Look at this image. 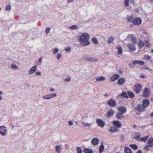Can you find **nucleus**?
I'll return each mask as SVG.
<instances>
[{
  "mask_svg": "<svg viewBox=\"0 0 153 153\" xmlns=\"http://www.w3.org/2000/svg\"><path fill=\"white\" fill-rule=\"evenodd\" d=\"M125 79L123 77H121L117 81V83L118 85H123L125 82Z\"/></svg>",
  "mask_w": 153,
  "mask_h": 153,
  "instance_id": "nucleus-20",
  "label": "nucleus"
},
{
  "mask_svg": "<svg viewBox=\"0 0 153 153\" xmlns=\"http://www.w3.org/2000/svg\"><path fill=\"white\" fill-rule=\"evenodd\" d=\"M11 67L13 69H18L19 68V67L15 64L12 63L11 65Z\"/></svg>",
  "mask_w": 153,
  "mask_h": 153,
  "instance_id": "nucleus-33",
  "label": "nucleus"
},
{
  "mask_svg": "<svg viewBox=\"0 0 153 153\" xmlns=\"http://www.w3.org/2000/svg\"><path fill=\"white\" fill-rule=\"evenodd\" d=\"M119 111L120 113H122L123 114L126 112V109L125 108L123 107H120L118 108Z\"/></svg>",
  "mask_w": 153,
  "mask_h": 153,
  "instance_id": "nucleus-25",
  "label": "nucleus"
},
{
  "mask_svg": "<svg viewBox=\"0 0 153 153\" xmlns=\"http://www.w3.org/2000/svg\"><path fill=\"white\" fill-rule=\"evenodd\" d=\"M146 44V47H147L148 48H149L150 47V45L149 44V41L147 40H146L145 41V43H144V44Z\"/></svg>",
  "mask_w": 153,
  "mask_h": 153,
  "instance_id": "nucleus-43",
  "label": "nucleus"
},
{
  "mask_svg": "<svg viewBox=\"0 0 153 153\" xmlns=\"http://www.w3.org/2000/svg\"><path fill=\"white\" fill-rule=\"evenodd\" d=\"M119 77V76L117 74H114L112 75L110 78V80L114 82Z\"/></svg>",
  "mask_w": 153,
  "mask_h": 153,
  "instance_id": "nucleus-17",
  "label": "nucleus"
},
{
  "mask_svg": "<svg viewBox=\"0 0 153 153\" xmlns=\"http://www.w3.org/2000/svg\"><path fill=\"white\" fill-rule=\"evenodd\" d=\"M99 142V139L97 137L93 138L91 140V143L93 145H97Z\"/></svg>",
  "mask_w": 153,
  "mask_h": 153,
  "instance_id": "nucleus-13",
  "label": "nucleus"
},
{
  "mask_svg": "<svg viewBox=\"0 0 153 153\" xmlns=\"http://www.w3.org/2000/svg\"><path fill=\"white\" fill-rule=\"evenodd\" d=\"M68 28L69 29L72 30H76L79 29V27L76 25H74L69 27Z\"/></svg>",
  "mask_w": 153,
  "mask_h": 153,
  "instance_id": "nucleus-28",
  "label": "nucleus"
},
{
  "mask_svg": "<svg viewBox=\"0 0 153 153\" xmlns=\"http://www.w3.org/2000/svg\"><path fill=\"white\" fill-rule=\"evenodd\" d=\"M114 113V111L112 109H110L108 111L107 115L108 117H110L113 115Z\"/></svg>",
  "mask_w": 153,
  "mask_h": 153,
  "instance_id": "nucleus-24",
  "label": "nucleus"
},
{
  "mask_svg": "<svg viewBox=\"0 0 153 153\" xmlns=\"http://www.w3.org/2000/svg\"><path fill=\"white\" fill-rule=\"evenodd\" d=\"M117 48L118 50L117 51L118 53L119 54H121L123 52L121 47L120 46H117Z\"/></svg>",
  "mask_w": 153,
  "mask_h": 153,
  "instance_id": "nucleus-30",
  "label": "nucleus"
},
{
  "mask_svg": "<svg viewBox=\"0 0 153 153\" xmlns=\"http://www.w3.org/2000/svg\"><path fill=\"white\" fill-rule=\"evenodd\" d=\"M113 124L117 127L120 128L122 126L121 123L119 121H113Z\"/></svg>",
  "mask_w": 153,
  "mask_h": 153,
  "instance_id": "nucleus-22",
  "label": "nucleus"
},
{
  "mask_svg": "<svg viewBox=\"0 0 153 153\" xmlns=\"http://www.w3.org/2000/svg\"><path fill=\"white\" fill-rule=\"evenodd\" d=\"M143 68L144 69H148V70H150L149 69V68L147 66H146L144 67Z\"/></svg>",
  "mask_w": 153,
  "mask_h": 153,
  "instance_id": "nucleus-58",
  "label": "nucleus"
},
{
  "mask_svg": "<svg viewBox=\"0 0 153 153\" xmlns=\"http://www.w3.org/2000/svg\"><path fill=\"white\" fill-rule=\"evenodd\" d=\"M130 0H124V4L125 6L126 7H128L129 6V2Z\"/></svg>",
  "mask_w": 153,
  "mask_h": 153,
  "instance_id": "nucleus-40",
  "label": "nucleus"
},
{
  "mask_svg": "<svg viewBox=\"0 0 153 153\" xmlns=\"http://www.w3.org/2000/svg\"><path fill=\"white\" fill-rule=\"evenodd\" d=\"M61 55L60 53H58L56 55V57L57 59H60L61 57Z\"/></svg>",
  "mask_w": 153,
  "mask_h": 153,
  "instance_id": "nucleus-48",
  "label": "nucleus"
},
{
  "mask_svg": "<svg viewBox=\"0 0 153 153\" xmlns=\"http://www.w3.org/2000/svg\"><path fill=\"white\" fill-rule=\"evenodd\" d=\"M125 153H133L131 150L128 147H126L124 149Z\"/></svg>",
  "mask_w": 153,
  "mask_h": 153,
  "instance_id": "nucleus-26",
  "label": "nucleus"
},
{
  "mask_svg": "<svg viewBox=\"0 0 153 153\" xmlns=\"http://www.w3.org/2000/svg\"><path fill=\"white\" fill-rule=\"evenodd\" d=\"M42 59V58H41L39 59V62L40 63H41Z\"/></svg>",
  "mask_w": 153,
  "mask_h": 153,
  "instance_id": "nucleus-61",
  "label": "nucleus"
},
{
  "mask_svg": "<svg viewBox=\"0 0 153 153\" xmlns=\"http://www.w3.org/2000/svg\"><path fill=\"white\" fill-rule=\"evenodd\" d=\"M96 80L97 82H102L105 80V78L104 76H101L97 77L96 78Z\"/></svg>",
  "mask_w": 153,
  "mask_h": 153,
  "instance_id": "nucleus-15",
  "label": "nucleus"
},
{
  "mask_svg": "<svg viewBox=\"0 0 153 153\" xmlns=\"http://www.w3.org/2000/svg\"><path fill=\"white\" fill-rule=\"evenodd\" d=\"M70 80H71V78L70 77H67V78H66V79H65V81H66L67 82L69 81Z\"/></svg>",
  "mask_w": 153,
  "mask_h": 153,
  "instance_id": "nucleus-55",
  "label": "nucleus"
},
{
  "mask_svg": "<svg viewBox=\"0 0 153 153\" xmlns=\"http://www.w3.org/2000/svg\"><path fill=\"white\" fill-rule=\"evenodd\" d=\"M96 122L98 126L101 128H103L104 127L105 125V122L101 119H97Z\"/></svg>",
  "mask_w": 153,
  "mask_h": 153,
  "instance_id": "nucleus-8",
  "label": "nucleus"
},
{
  "mask_svg": "<svg viewBox=\"0 0 153 153\" xmlns=\"http://www.w3.org/2000/svg\"><path fill=\"white\" fill-rule=\"evenodd\" d=\"M87 60L89 61L92 62H96L98 61V60L94 57H90L87 59Z\"/></svg>",
  "mask_w": 153,
  "mask_h": 153,
  "instance_id": "nucleus-29",
  "label": "nucleus"
},
{
  "mask_svg": "<svg viewBox=\"0 0 153 153\" xmlns=\"http://www.w3.org/2000/svg\"><path fill=\"white\" fill-rule=\"evenodd\" d=\"M61 145H56L55 147V149L56 152L57 153H60L61 151Z\"/></svg>",
  "mask_w": 153,
  "mask_h": 153,
  "instance_id": "nucleus-19",
  "label": "nucleus"
},
{
  "mask_svg": "<svg viewBox=\"0 0 153 153\" xmlns=\"http://www.w3.org/2000/svg\"><path fill=\"white\" fill-rule=\"evenodd\" d=\"M134 150H136L138 148L137 146L135 144H131L129 145Z\"/></svg>",
  "mask_w": 153,
  "mask_h": 153,
  "instance_id": "nucleus-35",
  "label": "nucleus"
},
{
  "mask_svg": "<svg viewBox=\"0 0 153 153\" xmlns=\"http://www.w3.org/2000/svg\"><path fill=\"white\" fill-rule=\"evenodd\" d=\"M128 97H130L131 98H133L134 97V95L133 92L131 91L128 92Z\"/></svg>",
  "mask_w": 153,
  "mask_h": 153,
  "instance_id": "nucleus-27",
  "label": "nucleus"
},
{
  "mask_svg": "<svg viewBox=\"0 0 153 153\" xmlns=\"http://www.w3.org/2000/svg\"><path fill=\"white\" fill-rule=\"evenodd\" d=\"M141 19L139 18H137L132 21V24L136 25H140L142 22Z\"/></svg>",
  "mask_w": 153,
  "mask_h": 153,
  "instance_id": "nucleus-6",
  "label": "nucleus"
},
{
  "mask_svg": "<svg viewBox=\"0 0 153 153\" xmlns=\"http://www.w3.org/2000/svg\"><path fill=\"white\" fill-rule=\"evenodd\" d=\"M36 75H41V72L39 71H37L35 73Z\"/></svg>",
  "mask_w": 153,
  "mask_h": 153,
  "instance_id": "nucleus-53",
  "label": "nucleus"
},
{
  "mask_svg": "<svg viewBox=\"0 0 153 153\" xmlns=\"http://www.w3.org/2000/svg\"><path fill=\"white\" fill-rule=\"evenodd\" d=\"M0 134L3 136L6 135V128L4 126L0 127Z\"/></svg>",
  "mask_w": 153,
  "mask_h": 153,
  "instance_id": "nucleus-7",
  "label": "nucleus"
},
{
  "mask_svg": "<svg viewBox=\"0 0 153 153\" xmlns=\"http://www.w3.org/2000/svg\"><path fill=\"white\" fill-rule=\"evenodd\" d=\"M145 108V107L142 104H138L137 107L134 108V109L136 110H138L140 111H142L144 110Z\"/></svg>",
  "mask_w": 153,
  "mask_h": 153,
  "instance_id": "nucleus-9",
  "label": "nucleus"
},
{
  "mask_svg": "<svg viewBox=\"0 0 153 153\" xmlns=\"http://www.w3.org/2000/svg\"><path fill=\"white\" fill-rule=\"evenodd\" d=\"M123 114L122 113L118 112L116 115V118L119 119L121 120L124 117Z\"/></svg>",
  "mask_w": 153,
  "mask_h": 153,
  "instance_id": "nucleus-21",
  "label": "nucleus"
},
{
  "mask_svg": "<svg viewBox=\"0 0 153 153\" xmlns=\"http://www.w3.org/2000/svg\"><path fill=\"white\" fill-rule=\"evenodd\" d=\"M92 41L95 44H97L98 42V41L97 39L95 38H92Z\"/></svg>",
  "mask_w": 153,
  "mask_h": 153,
  "instance_id": "nucleus-38",
  "label": "nucleus"
},
{
  "mask_svg": "<svg viewBox=\"0 0 153 153\" xmlns=\"http://www.w3.org/2000/svg\"><path fill=\"white\" fill-rule=\"evenodd\" d=\"M82 125L84 127H90L92 125L91 123L82 122Z\"/></svg>",
  "mask_w": 153,
  "mask_h": 153,
  "instance_id": "nucleus-31",
  "label": "nucleus"
},
{
  "mask_svg": "<svg viewBox=\"0 0 153 153\" xmlns=\"http://www.w3.org/2000/svg\"><path fill=\"white\" fill-rule=\"evenodd\" d=\"M142 85L141 84L137 83L134 85V91L137 94L140 93L142 91Z\"/></svg>",
  "mask_w": 153,
  "mask_h": 153,
  "instance_id": "nucleus-3",
  "label": "nucleus"
},
{
  "mask_svg": "<svg viewBox=\"0 0 153 153\" xmlns=\"http://www.w3.org/2000/svg\"><path fill=\"white\" fill-rule=\"evenodd\" d=\"M50 28H46L45 30V32L46 34H48L50 31Z\"/></svg>",
  "mask_w": 153,
  "mask_h": 153,
  "instance_id": "nucleus-49",
  "label": "nucleus"
},
{
  "mask_svg": "<svg viewBox=\"0 0 153 153\" xmlns=\"http://www.w3.org/2000/svg\"><path fill=\"white\" fill-rule=\"evenodd\" d=\"M149 137V136L148 135L146 137L140 138V140L141 141H143V142H145L147 140V139Z\"/></svg>",
  "mask_w": 153,
  "mask_h": 153,
  "instance_id": "nucleus-36",
  "label": "nucleus"
},
{
  "mask_svg": "<svg viewBox=\"0 0 153 153\" xmlns=\"http://www.w3.org/2000/svg\"><path fill=\"white\" fill-rule=\"evenodd\" d=\"M146 59H150V56L148 55H145L144 56Z\"/></svg>",
  "mask_w": 153,
  "mask_h": 153,
  "instance_id": "nucleus-51",
  "label": "nucleus"
},
{
  "mask_svg": "<svg viewBox=\"0 0 153 153\" xmlns=\"http://www.w3.org/2000/svg\"><path fill=\"white\" fill-rule=\"evenodd\" d=\"M59 51V49L58 48H55L53 50V53L55 54L57 53Z\"/></svg>",
  "mask_w": 153,
  "mask_h": 153,
  "instance_id": "nucleus-47",
  "label": "nucleus"
},
{
  "mask_svg": "<svg viewBox=\"0 0 153 153\" xmlns=\"http://www.w3.org/2000/svg\"><path fill=\"white\" fill-rule=\"evenodd\" d=\"M135 44H133L131 43L128 44L127 46L128 48V49L131 52L134 51L136 49V47L134 45Z\"/></svg>",
  "mask_w": 153,
  "mask_h": 153,
  "instance_id": "nucleus-5",
  "label": "nucleus"
},
{
  "mask_svg": "<svg viewBox=\"0 0 153 153\" xmlns=\"http://www.w3.org/2000/svg\"><path fill=\"white\" fill-rule=\"evenodd\" d=\"M74 0H67V2L68 3H70L71 2H72V1H73Z\"/></svg>",
  "mask_w": 153,
  "mask_h": 153,
  "instance_id": "nucleus-59",
  "label": "nucleus"
},
{
  "mask_svg": "<svg viewBox=\"0 0 153 153\" xmlns=\"http://www.w3.org/2000/svg\"><path fill=\"white\" fill-rule=\"evenodd\" d=\"M71 48L69 46H67L65 48V50L67 52H69L71 51Z\"/></svg>",
  "mask_w": 153,
  "mask_h": 153,
  "instance_id": "nucleus-42",
  "label": "nucleus"
},
{
  "mask_svg": "<svg viewBox=\"0 0 153 153\" xmlns=\"http://www.w3.org/2000/svg\"><path fill=\"white\" fill-rule=\"evenodd\" d=\"M117 128L116 127L114 126H111L109 130V132L111 133H113L116 132L117 131Z\"/></svg>",
  "mask_w": 153,
  "mask_h": 153,
  "instance_id": "nucleus-23",
  "label": "nucleus"
},
{
  "mask_svg": "<svg viewBox=\"0 0 153 153\" xmlns=\"http://www.w3.org/2000/svg\"><path fill=\"white\" fill-rule=\"evenodd\" d=\"M57 96V94L56 93H52L46 94L43 96L42 97L46 100H50L53 98Z\"/></svg>",
  "mask_w": 153,
  "mask_h": 153,
  "instance_id": "nucleus-4",
  "label": "nucleus"
},
{
  "mask_svg": "<svg viewBox=\"0 0 153 153\" xmlns=\"http://www.w3.org/2000/svg\"><path fill=\"white\" fill-rule=\"evenodd\" d=\"M108 104L110 106L114 107L116 105V101L111 99L108 101Z\"/></svg>",
  "mask_w": 153,
  "mask_h": 153,
  "instance_id": "nucleus-12",
  "label": "nucleus"
},
{
  "mask_svg": "<svg viewBox=\"0 0 153 153\" xmlns=\"http://www.w3.org/2000/svg\"><path fill=\"white\" fill-rule=\"evenodd\" d=\"M11 8V6L9 4L7 5L5 8L6 10L7 11H9L10 10Z\"/></svg>",
  "mask_w": 153,
  "mask_h": 153,
  "instance_id": "nucleus-45",
  "label": "nucleus"
},
{
  "mask_svg": "<svg viewBox=\"0 0 153 153\" xmlns=\"http://www.w3.org/2000/svg\"><path fill=\"white\" fill-rule=\"evenodd\" d=\"M128 37L130 38L133 44H135L136 43L137 40L136 38L135 37L134 35H129L128 36Z\"/></svg>",
  "mask_w": 153,
  "mask_h": 153,
  "instance_id": "nucleus-14",
  "label": "nucleus"
},
{
  "mask_svg": "<svg viewBox=\"0 0 153 153\" xmlns=\"http://www.w3.org/2000/svg\"><path fill=\"white\" fill-rule=\"evenodd\" d=\"M126 19L128 22H131L133 21V17L132 16H129L127 17Z\"/></svg>",
  "mask_w": 153,
  "mask_h": 153,
  "instance_id": "nucleus-37",
  "label": "nucleus"
},
{
  "mask_svg": "<svg viewBox=\"0 0 153 153\" xmlns=\"http://www.w3.org/2000/svg\"><path fill=\"white\" fill-rule=\"evenodd\" d=\"M140 136L138 135L137 134H136V135L134 137V138L137 139L140 137Z\"/></svg>",
  "mask_w": 153,
  "mask_h": 153,
  "instance_id": "nucleus-54",
  "label": "nucleus"
},
{
  "mask_svg": "<svg viewBox=\"0 0 153 153\" xmlns=\"http://www.w3.org/2000/svg\"><path fill=\"white\" fill-rule=\"evenodd\" d=\"M49 90L50 92H52L53 91L55 90V89L54 88H52L50 89Z\"/></svg>",
  "mask_w": 153,
  "mask_h": 153,
  "instance_id": "nucleus-56",
  "label": "nucleus"
},
{
  "mask_svg": "<svg viewBox=\"0 0 153 153\" xmlns=\"http://www.w3.org/2000/svg\"><path fill=\"white\" fill-rule=\"evenodd\" d=\"M68 124L70 126H72L73 124V122L71 120H69L68 122Z\"/></svg>",
  "mask_w": 153,
  "mask_h": 153,
  "instance_id": "nucleus-50",
  "label": "nucleus"
},
{
  "mask_svg": "<svg viewBox=\"0 0 153 153\" xmlns=\"http://www.w3.org/2000/svg\"><path fill=\"white\" fill-rule=\"evenodd\" d=\"M84 152L85 153H92V151L91 150L87 148L84 149Z\"/></svg>",
  "mask_w": 153,
  "mask_h": 153,
  "instance_id": "nucleus-32",
  "label": "nucleus"
},
{
  "mask_svg": "<svg viewBox=\"0 0 153 153\" xmlns=\"http://www.w3.org/2000/svg\"><path fill=\"white\" fill-rule=\"evenodd\" d=\"M148 146L151 147H153V138H150L147 142Z\"/></svg>",
  "mask_w": 153,
  "mask_h": 153,
  "instance_id": "nucleus-18",
  "label": "nucleus"
},
{
  "mask_svg": "<svg viewBox=\"0 0 153 153\" xmlns=\"http://www.w3.org/2000/svg\"><path fill=\"white\" fill-rule=\"evenodd\" d=\"M76 150L77 151L78 153H82V151L81 150V148L79 147H77L76 148Z\"/></svg>",
  "mask_w": 153,
  "mask_h": 153,
  "instance_id": "nucleus-46",
  "label": "nucleus"
},
{
  "mask_svg": "<svg viewBox=\"0 0 153 153\" xmlns=\"http://www.w3.org/2000/svg\"><path fill=\"white\" fill-rule=\"evenodd\" d=\"M118 72L119 73H123V71L121 70H119L118 71Z\"/></svg>",
  "mask_w": 153,
  "mask_h": 153,
  "instance_id": "nucleus-60",
  "label": "nucleus"
},
{
  "mask_svg": "<svg viewBox=\"0 0 153 153\" xmlns=\"http://www.w3.org/2000/svg\"><path fill=\"white\" fill-rule=\"evenodd\" d=\"M137 153H142V152L140 150H139L138 151Z\"/></svg>",
  "mask_w": 153,
  "mask_h": 153,
  "instance_id": "nucleus-64",
  "label": "nucleus"
},
{
  "mask_svg": "<svg viewBox=\"0 0 153 153\" xmlns=\"http://www.w3.org/2000/svg\"><path fill=\"white\" fill-rule=\"evenodd\" d=\"M88 114H85L83 113L82 115V117L83 118L87 117H88Z\"/></svg>",
  "mask_w": 153,
  "mask_h": 153,
  "instance_id": "nucleus-52",
  "label": "nucleus"
},
{
  "mask_svg": "<svg viewBox=\"0 0 153 153\" xmlns=\"http://www.w3.org/2000/svg\"><path fill=\"white\" fill-rule=\"evenodd\" d=\"M138 45L140 47H143L144 45V43L142 41H139L138 42Z\"/></svg>",
  "mask_w": 153,
  "mask_h": 153,
  "instance_id": "nucleus-41",
  "label": "nucleus"
},
{
  "mask_svg": "<svg viewBox=\"0 0 153 153\" xmlns=\"http://www.w3.org/2000/svg\"><path fill=\"white\" fill-rule=\"evenodd\" d=\"M104 147L103 144H101L99 148V152L100 153H101L104 149Z\"/></svg>",
  "mask_w": 153,
  "mask_h": 153,
  "instance_id": "nucleus-34",
  "label": "nucleus"
},
{
  "mask_svg": "<svg viewBox=\"0 0 153 153\" xmlns=\"http://www.w3.org/2000/svg\"><path fill=\"white\" fill-rule=\"evenodd\" d=\"M151 92V91L149 88L146 87L143 91V97H148L150 95Z\"/></svg>",
  "mask_w": 153,
  "mask_h": 153,
  "instance_id": "nucleus-2",
  "label": "nucleus"
},
{
  "mask_svg": "<svg viewBox=\"0 0 153 153\" xmlns=\"http://www.w3.org/2000/svg\"><path fill=\"white\" fill-rule=\"evenodd\" d=\"M144 149L145 150H149V148L147 146H145L144 147Z\"/></svg>",
  "mask_w": 153,
  "mask_h": 153,
  "instance_id": "nucleus-57",
  "label": "nucleus"
},
{
  "mask_svg": "<svg viewBox=\"0 0 153 153\" xmlns=\"http://www.w3.org/2000/svg\"><path fill=\"white\" fill-rule=\"evenodd\" d=\"M0 95V101H1L3 100L2 97Z\"/></svg>",
  "mask_w": 153,
  "mask_h": 153,
  "instance_id": "nucleus-62",
  "label": "nucleus"
},
{
  "mask_svg": "<svg viewBox=\"0 0 153 153\" xmlns=\"http://www.w3.org/2000/svg\"><path fill=\"white\" fill-rule=\"evenodd\" d=\"M114 39L113 37H110L108 40V43H111Z\"/></svg>",
  "mask_w": 153,
  "mask_h": 153,
  "instance_id": "nucleus-44",
  "label": "nucleus"
},
{
  "mask_svg": "<svg viewBox=\"0 0 153 153\" xmlns=\"http://www.w3.org/2000/svg\"><path fill=\"white\" fill-rule=\"evenodd\" d=\"M122 96L125 97L126 98H128V92L127 93L125 92H123L121 93Z\"/></svg>",
  "mask_w": 153,
  "mask_h": 153,
  "instance_id": "nucleus-39",
  "label": "nucleus"
},
{
  "mask_svg": "<svg viewBox=\"0 0 153 153\" xmlns=\"http://www.w3.org/2000/svg\"><path fill=\"white\" fill-rule=\"evenodd\" d=\"M134 0H131L130 1V2L131 3L134 4Z\"/></svg>",
  "mask_w": 153,
  "mask_h": 153,
  "instance_id": "nucleus-63",
  "label": "nucleus"
},
{
  "mask_svg": "<svg viewBox=\"0 0 153 153\" xmlns=\"http://www.w3.org/2000/svg\"><path fill=\"white\" fill-rule=\"evenodd\" d=\"M89 35L87 33H85L79 36L78 41L82 46L88 45L90 43L89 41Z\"/></svg>",
  "mask_w": 153,
  "mask_h": 153,
  "instance_id": "nucleus-1",
  "label": "nucleus"
},
{
  "mask_svg": "<svg viewBox=\"0 0 153 153\" xmlns=\"http://www.w3.org/2000/svg\"><path fill=\"white\" fill-rule=\"evenodd\" d=\"M149 100L147 99H144L142 101V104L146 108L149 106L150 104Z\"/></svg>",
  "mask_w": 153,
  "mask_h": 153,
  "instance_id": "nucleus-10",
  "label": "nucleus"
},
{
  "mask_svg": "<svg viewBox=\"0 0 153 153\" xmlns=\"http://www.w3.org/2000/svg\"><path fill=\"white\" fill-rule=\"evenodd\" d=\"M132 63L134 65L139 64L141 65H143L144 64V62L140 60H134L133 61Z\"/></svg>",
  "mask_w": 153,
  "mask_h": 153,
  "instance_id": "nucleus-16",
  "label": "nucleus"
},
{
  "mask_svg": "<svg viewBox=\"0 0 153 153\" xmlns=\"http://www.w3.org/2000/svg\"><path fill=\"white\" fill-rule=\"evenodd\" d=\"M37 66L36 65L33 66L28 71V73L29 74H31L35 73L36 71Z\"/></svg>",
  "mask_w": 153,
  "mask_h": 153,
  "instance_id": "nucleus-11",
  "label": "nucleus"
}]
</instances>
